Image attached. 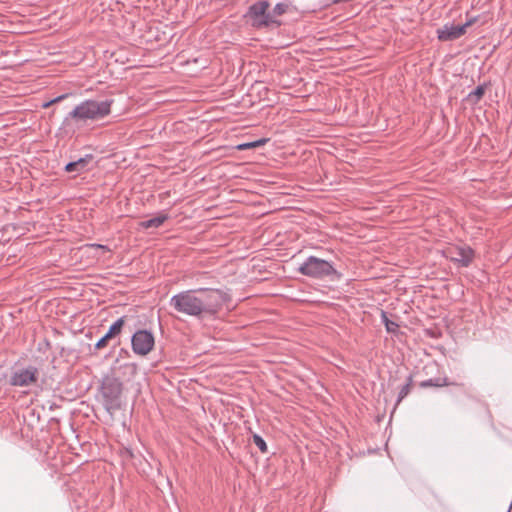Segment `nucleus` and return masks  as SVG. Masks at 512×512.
<instances>
[{
	"label": "nucleus",
	"instance_id": "obj_1",
	"mask_svg": "<svg viewBox=\"0 0 512 512\" xmlns=\"http://www.w3.org/2000/svg\"><path fill=\"white\" fill-rule=\"evenodd\" d=\"M228 299L220 289L200 287L173 295L169 305L180 314L203 319L215 316Z\"/></svg>",
	"mask_w": 512,
	"mask_h": 512
},
{
	"label": "nucleus",
	"instance_id": "obj_2",
	"mask_svg": "<svg viewBox=\"0 0 512 512\" xmlns=\"http://www.w3.org/2000/svg\"><path fill=\"white\" fill-rule=\"evenodd\" d=\"M112 99L102 101L85 100L78 104L66 117V121L72 118L78 122L96 121L105 118L111 113Z\"/></svg>",
	"mask_w": 512,
	"mask_h": 512
},
{
	"label": "nucleus",
	"instance_id": "obj_3",
	"mask_svg": "<svg viewBox=\"0 0 512 512\" xmlns=\"http://www.w3.org/2000/svg\"><path fill=\"white\" fill-rule=\"evenodd\" d=\"M122 382L115 377H106L101 384L103 405L109 413L121 408Z\"/></svg>",
	"mask_w": 512,
	"mask_h": 512
},
{
	"label": "nucleus",
	"instance_id": "obj_4",
	"mask_svg": "<svg viewBox=\"0 0 512 512\" xmlns=\"http://www.w3.org/2000/svg\"><path fill=\"white\" fill-rule=\"evenodd\" d=\"M270 3L267 0H260L253 3L243 15L247 23L258 30L272 28V22L269 12Z\"/></svg>",
	"mask_w": 512,
	"mask_h": 512
},
{
	"label": "nucleus",
	"instance_id": "obj_5",
	"mask_svg": "<svg viewBox=\"0 0 512 512\" xmlns=\"http://www.w3.org/2000/svg\"><path fill=\"white\" fill-rule=\"evenodd\" d=\"M298 271L308 277L324 278L336 273L333 265L315 256H309L299 267Z\"/></svg>",
	"mask_w": 512,
	"mask_h": 512
},
{
	"label": "nucleus",
	"instance_id": "obj_6",
	"mask_svg": "<svg viewBox=\"0 0 512 512\" xmlns=\"http://www.w3.org/2000/svg\"><path fill=\"white\" fill-rule=\"evenodd\" d=\"M154 344V336L148 330H138L132 335L131 346L137 355L146 356L153 350Z\"/></svg>",
	"mask_w": 512,
	"mask_h": 512
},
{
	"label": "nucleus",
	"instance_id": "obj_7",
	"mask_svg": "<svg viewBox=\"0 0 512 512\" xmlns=\"http://www.w3.org/2000/svg\"><path fill=\"white\" fill-rule=\"evenodd\" d=\"M39 371L35 366L15 369L10 376L9 384L16 387H28L38 380Z\"/></svg>",
	"mask_w": 512,
	"mask_h": 512
},
{
	"label": "nucleus",
	"instance_id": "obj_8",
	"mask_svg": "<svg viewBox=\"0 0 512 512\" xmlns=\"http://www.w3.org/2000/svg\"><path fill=\"white\" fill-rule=\"evenodd\" d=\"M445 256L461 267H468L474 259V250L467 245H455L445 250Z\"/></svg>",
	"mask_w": 512,
	"mask_h": 512
},
{
	"label": "nucleus",
	"instance_id": "obj_9",
	"mask_svg": "<svg viewBox=\"0 0 512 512\" xmlns=\"http://www.w3.org/2000/svg\"><path fill=\"white\" fill-rule=\"evenodd\" d=\"M474 23V20H468L462 25H444L438 29L437 35L440 41H453L466 33V29Z\"/></svg>",
	"mask_w": 512,
	"mask_h": 512
},
{
	"label": "nucleus",
	"instance_id": "obj_10",
	"mask_svg": "<svg viewBox=\"0 0 512 512\" xmlns=\"http://www.w3.org/2000/svg\"><path fill=\"white\" fill-rule=\"evenodd\" d=\"M125 319H126V316H122L119 319H117L109 327L107 333L97 341V343L95 344V348L98 350L105 348L107 346L109 340L118 336L121 333L122 328L125 324Z\"/></svg>",
	"mask_w": 512,
	"mask_h": 512
},
{
	"label": "nucleus",
	"instance_id": "obj_11",
	"mask_svg": "<svg viewBox=\"0 0 512 512\" xmlns=\"http://www.w3.org/2000/svg\"><path fill=\"white\" fill-rule=\"evenodd\" d=\"M92 155H86L83 158H79L76 161L69 162L65 166V171L68 173L75 172L77 174L85 171L87 164L92 160Z\"/></svg>",
	"mask_w": 512,
	"mask_h": 512
},
{
	"label": "nucleus",
	"instance_id": "obj_12",
	"mask_svg": "<svg viewBox=\"0 0 512 512\" xmlns=\"http://www.w3.org/2000/svg\"><path fill=\"white\" fill-rule=\"evenodd\" d=\"M289 10V4L286 3H277L272 10H269L270 17L274 21L272 22V28H278L282 25L280 21V16L287 13Z\"/></svg>",
	"mask_w": 512,
	"mask_h": 512
},
{
	"label": "nucleus",
	"instance_id": "obj_13",
	"mask_svg": "<svg viewBox=\"0 0 512 512\" xmlns=\"http://www.w3.org/2000/svg\"><path fill=\"white\" fill-rule=\"evenodd\" d=\"M168 219V215L165 213H160L157 216L143 221L141 226L145 229L148 228H158L160 227L166 220Z\"/></svg>",
	"mask_w": 512,
	"mask_h": 512
},
{
	"label": "nucleus",
	"instance_id": "obj_14",
	"mask_svg": "<svg viewBox=\"0 0 512 512\" xmlns=\"http://www.w3.org/2000/svg\"><path fill=\"white\" fill-rule=\"evenodd\" d=\"M451 383L448 382L447 378H435V379H428L420 382L419 386L421 388H428V387H443L450 385Z\"/></svg>",
	"mask_w": 512,
	"mask_h": 512
},
{
	"label": "nucleus",
	"instance_id": "obj_15",
	"mask_svg": "<svg viewBox=\"0 0 512 512\" xmlns=\"http://www.w3.org/2000/svg\"><path fill=\"white\" fill-rule=\"evenodd\" d=\"M413 385V378L412 375H410L407 378V382L401 387L396 404H399L411 391Z\"/></svg>",
	"mask_w": 512,
	"mask_h": 512
},
{
	"label": "nucleus",
	"instance_id": "obj_16",
	"mask_svg": "<svg viewBox=\"0 0 512 512\" xmlns=\"http://www.w3.org/2000/svg\"><path fill=\"white\" fill-rule=\"evenodd\" d=\"M485 87L483 85L477 86L473 91L468 94V100L477 103L484 95Z\"/></svg>",
	"mask_w": 512,
	"mask_h": 512
},
{
	"label": "nucleus",
	"instance_id": "obj_17",
	"mask_svg": "<svg viewBox=\"0 0 512 512\" xmlns=\"http://www.w3.org/2000/svg\"><path fill=\"white\" fill-rule=\"evenodd\" d=\"M381 317H382V321L386 327V330L388 332H396V330L399 327L398 324L394 321L389 320L387 317V314L384 311H382Z\"/></svg>",
	"mask_w": 512,
	"mask_h": 512
},
{
	"label": "nucleus",
	"instance_id": "obj_18",
	"mask_svg": "<svg viewBox=\"0 0 512 512\" xmlns=\"http://www.w3.org/2000/svg\"><path fill=\"white\" fill-rule=\"evenodd\" d=\"M253 443L259 448L262 453H267L268 447L265 440L258 434L253 435Z\"/></svg>",
	"mask_w": 512,
	"mask_h": 512
},
{
	"label": "nucleus",
	"instance_id": "obj_19",
	"mask_svg": "<svg viewBox=\"0 0 512 512\" xmlns=\"http://www.w3.org/2000/svg\"><path fill=\"white\" fill-rule=\"evenodd\" d=\"M66 96H67L66 94L60 95V96H58V97H56V98H54V99H52V100H50V101H48V102L43 103V104H42V107H43V108H48V107H50L52 104H54V103H58V102L62 101L64 98H66Z\"/></svg>",
	"mask_w": 512,
	"mask_h": 512
},
{
	"label": "nucleus",
	"instance_id": "obj_20",
	"mask_svg": "<svg viewBox=\"0 0 512 512\" xmlns=\"http://www.w3.org/2000/svg\"><path fill=\"white\" fill-rule=\"evenodd\" d=\"M251 148H254L253 142L243 143L238 146L239 150H246V149H251Z\"/></svg>",
	"mask_w": 512,
	"mask_h": 512
},
{
	"label": "nucleus",
	"instance_id": "obj_21",
	"mask_svg": "<svg viewBox=\"0 0 512 512\" xmlns=\"http://www.w3.org/2000/svg\"><path fill=\"white\" fill-rule=\"evenodd\" d=\"M88 246L91 247V248H95V249H102V250L107 251V252L110 251V249L107 246L101 245V244H95L94 243V244H90Z\"/></svg>",
	"mask_w": 512,
	"mask_h": 512
},
{
	"label": "nucleus",
	"instance_id": "obj_22",
	"mask_svg": "<svg viewBox=\"0 0 512 512\" xmlns=\"http://www.w3.org/2000/svg\"><path fill=\"white\" fill-rule=\"evenodd\" d=\"M266 142H267V139H259V140L253 141L254 148L259 147V146L265 144Z\"/></svg>",
	"mask_w": 512,
	"mask_h": 512
}]
</instances>
